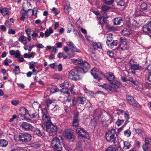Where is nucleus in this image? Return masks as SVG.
Returning <instances> with one entry per match:
<instances>
[{
    "label": "nucleus",
    "mask_w": 151,
    "mask_h": 151,
    "mask_svg": "<svg viewBox=\"0 0 151 151\" xmlns=\"http://www.w3.org/2000/svg\"><path fill=\"white\" fill-rule=\"evenodd\" d=\"M124 116L126 119L127 121L129 119V113L127 112H125L124 114Z\"/></svg>",
    "instance_id": "53"
},
{
    "label": "nucleus",
    "mask_w": 151,
    "mask_h": 151,
    "mask_svg": "<svg viewBox=\"0 0 151 151\" xmlns=\"http://www.w3.org/2000/svg\"><path fill=\"white\" fill-rule=\"evenodd\" d=\"M113 34L111 33H108L107 35V40H113L112 38Z\"/></svg>",
    "instance_id": "49"
},
{
    "label": "nucleus",
    "mask_w": 151,
    "mask_h": 151,
    "mask_svg": "<svg viewBox=\"0 0 151 151\" xmlns=\"http://www.w3.org/2000/svg\"><path fill=\"white\" fill-rule=\"evenodd\" d=\"M12 104L14 105H17L19 104L18 100H14L12 101Z\"/></svg>",
    "instance_id": "54"
},
{
    "label": "nucleus",
    "mask_w": 151,
    "mask_h": 151,
    "mask_svg": "<svg viewBox=\"0 0 151 151\" xmlns=\"http://www.w3.org/2000/svg\"><path fill=\"white\" fill-rule=\"evenodd\" d=\"M91 73L94 78L97 80L98 81H100V79L98 75L101 73V72L98 69L96 68H94L91 70Z\"/></svg>",
    "instance_id": "11"
},
{
    "label": "nucleus",
    "mask_w": 151,
    "mask_h": 151,
    "mask_svg": "<svg viewBox=\"0 0 151 151\" xmlns=\"http://www.w3.org/2000/svg\"><path fill=\"white\" fill-rule=\"evenodd\" d=\"M140 7L141 11L146 12L147 9V4L146 3H143L141 4Z\"/></svg>",
    "instance_id": "33"
},
{
    "label": "nucleus",
    "mask_w": 151,
    "mask_h": 151,
    "mask_svg": "<svg viewBox=\"0 0 151 151\" xmlns=\"http://www.w3.org/2000/svg\"><path fill=\"white\" fill-rule=\"evenodd\" d=\"M52 11L53 13L55 15H57L59 12V11L57 9L54 7L53 8Z\"/></svg>",
    "instance_id": "52"
},
{
    "label": "nucleus",
    "mask_w": 151,
    "mask_h": 151,
    "mask_svg": "<svg viewBox=\"0 0 151 151\" xmlns=\"http://www.w3.org/2000/svg\"><path fill=\"white\" fill-rule=\"evenodd\" d=\"M121 33L122 35L127 37L130 35V30L128 28H124L121 31Z\"/></svg>",
    "instance_id": "20"
},
{
    "label": "nucleus",
    "mask_w": 151,
    "mask_h": 151,
    "mask_svg": "<svg viewBox=\"0 0 151 151\" xmlns=\"http://www.w3.org/2000/svg\"><path fill=\"white\" fill-rule=\"evenodd\" d=\"M132 27L134 29L138 28L139 27V24L137 23V21L134 20L132 23Z\"/></svg>",
    "instance_id": "36"
},
{
    "label": "nucleus",
    "mask_w": 151,
    "mask_h": 151,
    "mask_svg": "<svg viewBox=\"0 0 151 151\" xmlns=\"http://www.w3.org/2000/svg\"><path fill=\"white\" fill-rule=\"evenodd\" d=\"M69 83L68 81L67 80H65L64 81V82L63 83H61L60 84V87H65L66 88H63V90L65 89L66 91H67L65 92L64 93L65 94H66L67 95V96L69 97L70 93L68 91V90L67 87H68L69 86Z\"/></svg>",
    "instance_id": "15"
},
{
    "label": "nucleus",
    "mask_w": 151,
    "mask_h": 151,
    "mask_svg": "<svg viewBox=\"0 0 151 151\" xmlns=\"http://www.w3.org/2000/svg\"><path fill=\"white\" fill-rule=\"evenodd\" d=\"M105 76L111 83L116 80L114 74L112 72H108L105 74Z\"/></svg>",
    "instance_id": "14"
},
{
    "label": "nucleus",
    "mask_w": 151,
    "mask_h": 151,
    "mask_svg": "<svg viewBox=\"0 0 151 151\" xmlns=\"http://www.w3.org/2000/svg\"><path fill=\"white\" fill-rule=\"evenodd\" d=\"M73 63L76 65H82L83 62V60L81 59L73 60Z\"/></svg>",
    "instance_id": "27"
},
{
    "label": "nucleus",
    "mask_w": 151,
    "mask_h": 151,
    "mask_svg": "<svg viewBox=\"0 0 151 151\" xmlns=\"http://www.w3.org/2000/svg\"><path fill=\"white\" fill-rule=\"evenodd\" d=\"M59 91V89L57 88V87L55 86H52L50 89V91L52 93H55Z\"/></svg>",
    "instance_id": "40"
},
{
    "label": "nucleus",
    "mask_w": 151,
    "mask_h": 151,
    "mask_svg": "<svg viewBox=\"0 0 151 151\" xmlns=\"http://www.w3.org/2000/svg\"><path fill=\"white\" fill-rule=\"evenodd\" d=\"M27 109L24 107H22L20 109L19 113L22 116H24L27 113Z\"/></svg>",
    "instance_id": "30"
},
{
    "label": "nucleus",
    "mask_w": 151,
    "mask_h": 151,
    "mask_svg": "<svg viewBox=\"0 0 151 151\" xmlns=\"http://www.w3.org/2000/svg\"><path fill=\"white\" fill-rule=\"evenodd\" d=\"M46 130L50 136L54 134L57 130V127L53 124L52 122L48 123L45 125Z\"/></svg>",
    "instance_id": "4"
},
{
    "label": "nucleus",
    "mask_w": 151,
    "mask_h": 151,
    "mask_svg": "<svg viewBox=\"0 0 151 151\" xmlns=\"http://www.w3.org/2000/svg\"><path fill=\"white\" fill-rule=\"evenodd\" d=\"M115 0H110L108 1L106 0H103V1L104 3L107 5H111L114 3Z\"/></svg>",
    "instance_id": "38"
},
{
    "label": "nucleus",
    "mask_w": 151,
    "mask_h": 151,
    "mask_svg": "<svg viewBox=\"0 0 151 151\" xmlns=\"http://www.w3.org/2000/svg\"><path fill=\"white\" fill-rule=\"evenodd\" d=\"M131 69L134 71L139 70H143V68L139 64H134L131 66Z\"/></svg>",
    "instance_id": "19"
},
{
    "label": "nucleus",
    "mask_w": 151,
    "mask_h": 151,
    "mask_svg": "<svg viewBox=\"0 0 151 151\" xmlns=\"http://www.w3.org/2000/svg\"><path fill=\"white\" fill-rule=\"evenodd\" d=\"M25 31L27 35H30L31 32V29H27L25 30Z\"/></svg>",
    "instance_id": "58"
},
{
    "label": "nucleus",
    "mask_w": 151,
    "mask_h": 151,
    "mask_svg": "<svg viewBox=\"0 0 151 151\" xmlns=\"http://www.w3.org/2000/svg\"><path fill=\"white\" fill-rule=\"evenodd\" d=\"M145 144L142 146V148L144 151H147L148 149L151 147V139L148 137H146L145 139Z\"/></svg>",
    "instance_id": "12"
},
{
    "label": "nucleus",
    "mask_w": 151,
    "mask_h": 151,
    "mask_svg": "<svg viewBox=\"0 0 151 151\" xmlns=\"http://www.w3.org/2000/svg\"><path fill=\"white\" fill-rule=\"evenodd\" d=\"M18 40L24 45L27 44L26 37L23 35H21L18 39Z\"/></svg>",
    "instance_id": "24"
},
{
    "label": "nucleus",
    "mask_w": 151,
    "mask_h": 151,
    "mask_svg": "<svg viewBox=\"0 0 151 151\" xmlns=\"http://www.w3.org/2000/svg\"><path fill=\"white\" fill-rule=\"evenodd\" d=\"M28 11L27 12H25L24 13L22 14V16L20 18V20L22 21H24V19L27 16H28Z\"/></svg>",
    "instance_id": "39"
},
{
    "label": "nucleus",
    "mask_w": 151,
    "mask_h": 151,
    "mask_svg": "<svg viewBox=\"0 0 151 151\" xmlns=\"http://www.w3.org/2000/svg\"><path fill=\"white\" fill-rule=\"evenodd\" d=\"M111 86L104 84L101 86L102 88H104L108 91L112 92L118 89L121 85L120 82L116 80L111 83Z\"/></svg>",
    "instance_id": "2"
},
{
    "label": "nucleus",
    "mask_w": 151,
    "mask_h": 151,
    "mask_svg": "<svg viewBox=\"0 0 151 151\" xmlns=\"http://www.w3.org/2000/svg\"><path fill=\"white\" fill-rule=\"evenodd\" d=\"M70 7L69 4L65 5L64 7V11L65 13L67 14H68L69 13Z\"/></svg>",
    "instance_id": "32"
},
{
    "label": "nucleus",
    "mask_w": 151,
    "mask_h": 151,
    "mask_svg": "<svg viewBox=\"0 0 151 151\" xmlns=\"http://www.w3.org/2000/svg\"><path fill=\"white\" fill-rule=\"evenodd\" d=\"M77 70H76L74 69H73L70 70L68 74V78L71 80L76 81L79 80L80 79V75L79 73Z\"/></svg>",
    "instance_id": "5"
},
{
    "label": "nucleus",
    "mask_w": 151,
    "mask_h": 151,
    "mask_svg": "<svg viewBox=\"0 0 151 151\" xmlns=\"http://www.w3.org/2000/svg\"><path fill=\"white\" fill-rule=\"evenodd\" d=\"M113 40H107L106 44L108 47L111 48H113Z\"/></svg>",
    "instance_id": "44"
},
{
    "label": "nucleus",
    "mask_w": 151,
    "mask_h": 151,
    "mask_svg": "<svg viewBox=\"0 0 151 151\" xmlns=\"http://www.w3.org/2000/svg\"><path fill=\"white\" fill-rule=\"evenodd\" d=\"M74 87V86L73 85L70 88V91L71 92V94H74L75 93V91L73 90Z\"/></svg>",
    "instance_id": "56"
},
{
    "label": "nucleus",
    "mask_w": 151,
    "mask_h": 151,
    "mask_svg": "<svg viewBox=\"0 0 151 151\" xmlns=\"http://www.w3.org/2000/svg\"><path fill=\"white\" fill-rule=\"evenodd\" d=\"M136 63L135 60L133 59H132L129 61V63L131 65V66L134 64Z\"/></svg>",
    "instance_id": "59"
},
{
    "label": "nucleus",
    "mask_w": 151,
    "mask_h": 151,
    "mask_svg": "<svg viewBox=\"0 0 151 151\" xmlns=\"http://www.w3.org/2000/svg\"><path fill=\"white\" fill-rule=\"evenodd\" d=\"M124 122V120H120L119 119H118L116 122V124L118 127H119Z\"/></svg>",
    "instance_id": "45"
},
{
    "label": "nucleus",
    "mask_w": 151,
    "mask_h": 151,
    "mask_svg": "<svg viewBox=\"0 0 151 151\" xmlns=\"http://www.w3.org/2000/svg\"><path fill=\"white\" fill-rule=\"evenodd\" d=\"M38 34L35 31H33V33L31 35V36L34 38L36 37H38Z\"/></svg>",
    "instance_id": "62"
},
{
    "label": "nucleus",
    "mask_w": 151,
    "mask_h": 151,
    "mask_svg": "<svg viewBox=\"0 0 151 151\" xmlns=\"http://www.w3.org/2000/svg\"><path fill=\"white\" fill-rule=\"evenodd\" d=\"M110 9V7L106 5H103L101 8L102 11L104 12H107Z\"/></svg>",
    "instance_id": "35"
},
{
    "label": "nucleus",
    "mask_w": 151,
    "mask_h": 151,
    "mask_svg": "<svg viewBox=\"0 0 151 151\" xmlns=\"http://www.w3.org/2000/svg\"><path fill=\"white\" fill-rule=\"evenodd\" d=\"M54 31L52 28L50 27L48 29H47L45 31V37H47L49 36L51 34L53 33Z\"/></svg>",
    "instance_id": "23"
},
{
    "label": "nucleus",
    "mask_w": 151,
    "mask_h": 151,
    "mask_svg": "<svg viewBox=\"0 0 151 151\" xmlns=\"http://www.w3.org/2000/svg\"><path fill=\"white\" fill-rule=\"evenodd\" d=\"M142 29L143 31L146 33L148 34L151 32V26L147 24L143 26Z\"/></svg>",
    "instance_id": "18"
},
{
    "label": "nucleus",
    "mask_w": 151,
    "mask_h": 151,
    "mask_svg": "<svg viewBox=\"0 0 151 151\" xmlns=\"http://www.w3.org/2000/svg\"><path fill=\"white\" fill-rule=\"evenodd\" d=\"M67 45L69 46V47L70 49L71 47L73 48V47L75 46L73 42H70L69 44H67Z\"/></svg>",
    "instance_id": "61"
},
{
    "label": "nucleus",
    "mask_w": 151,
    "mask_h": 151,
    "mask_svg": "<svg viewBox=\"0 0 151 151\" xmlns=\"http://www.w3.org/2000/svg\"><path fill=\"white\" fill-rule=\"evenodd\" d=\"M35 62L34 61H31L29 64V68L30 69H32V72L34 73L36 71V70L34 67Z\"/></svg>",
    "instance_id": "31"
},
{
    "label": "nucleus",
    "mask_w": 151,
    "mask_h": 151,
    "mask_svg": "<svg viewBox=\"0 0 151 151\" xmlns=\"http://www.w3.org/2000/svg\"><path fill=\"white\" fill-rule=\"evenodd\" d=\"M115 130L112 129L107 132L106 134V140L109 142L115 144L116 142V137L115 136Z\"/></svg>",
    "instance_id": "3"
},
{
    "label": "nucleus",
    "mask_w": 151,
    "mask_h": 151,
    "mask_svg": "<svg viewBox=\"0 0 151 151\" xmlns=\"http://www.w3.org/2000/svg\"><path fill=\"white\" fill-rule=\"evenodd\" d=\"M71 49L72 50V51L74 52H77L78 53H80L81 52L80 50L76 48L75 46H74L73 48L71 47Z\"/></svg>",
    "instance_id": "48"
},
{
    "label": "nucleus",
    "mask_w": 151,
    "mask_h": 151,
    "mask_svg": "<svg viewBox=\"0 0 151 151\" xmlns=\"http://www.w3.org/2000/svg\"><path fill=\"white\" fill-rule=\"evenodd\" d=\"M127 41L125 39H121V43L117 48V49L119 51H123L126 49L127 47Z\"/></svg>",
    "instance_id": "13"
},
{
    "label": "nucleus",
    "mask_w": 151,
    "mask_h": 151,
    "mask_svg": "<svg viewBox=\"0 0 151 151\" xmlns=\"http://www.w3.org/2000/svg\"><path fill=\"white\" fill-rule=\"evenodd\" d=\"M99 18L100 19L99 21V24H101V25H102V24L106 22V21L104 19V18L103 17V19H102V18L100 16L99 17Z\"/></svg>",
    "instance_id": "50"
},
{
    "label": "nucleus",
    "mask_w": 151,
    "mask_h": 151,
    "mask_svg": "<svg viewBox=\"0 0 151 151\" xmlns=\"http://www.w3.org/2000/svg\"><path fill=\"white\" fill-rule=\"evenodd\" d=\"M107 55L110 57H112L113 56V52L112 51H108L107 53Z\"/></svg>",
    "instance_id": "57"
},
{
    "label": "nucleus",
    "mask_w": 151,
    "mask_h": 151,
    "mask_svg": "<svg viewBox=\"0 0 151 151\" xmlns=\"http://www.w3.org/2000/svg\"><path fill=\"white\" fill-rule=\"evenodd\" d=\"M124 135L127 137H129L131 134V132L129 129H127L124 132Z\"/></svg>",
    "instance_id": "42"
},
{
    "label": "nucleus",
    "mask_w": 151,
    "mask_h": 151,
    "mask_svg": "<svg viewBox=\"0 0 151 151\" xmlns=\"http://www.w3.org/2000/svg\"><path fill=\"white\" fill-rule=\"evenodd\" d=\"M33 132L35 134L40 137H43V133L41 131L40 129L37 128H35L33 130Z\"/></svg>",
    "instance_id": "21"
},
{
    "label": "nucleus",
    "mask_w": 151,
    "mask_h": 151,
    "mask_svg": "<svg viewBox=\"0 0 151 151\" xmlns=\"http://www.w3.org/2000/svg\"><path fill=\"white\" fill-rule=\"evenodd\" d=\"M58 70L59 71H61L62 70V64H60L58 66Z\"/></svg>",
    "instance_id": "64"
},
{
    "label": "nucleus",
    "mask_w": 151,
    "mask_h": 151,
    "mask_svg": "<svg viewBox=\"0 0 151 151\" xmlns=\"http://www.w3.org/2000/svg\"><path fill=\"white\" fill-rule=\"evenodd\" d=\"M20 127L26 131H32L34 128V127L31 124L25 122H23Z\"/></svg>",
    "instance_id": "8"
},
{
    "label": "nucleus",
    "mask_w": 151,
    "mask_h": 151,
    "mask_svg": "<svg viewBox=\"0 0 151 151\" xmlns=\"http://www.w3.org/2000/svg\"><path fill=\"white\" fill-rule=\"evenodd\" d=\"M17 117V116L16 115L14 114L13 115L12 118L10 119L9 122H12Z\"/></svg>",
    "instance_id": "60"
},
{
    "label": "nucleus",
    "mask_w": 151,
    "mask_h": 151,
    "mask_svg": "<svg viewBox=\"0 0 151 151\" xmlns=\"http://www.w3.org/2000/svg\"><path fill=\"white\" fill-rule=\"evenodd\" d=\"M117 5L120 6H124L125 5V2L123 0H120L117 3Z\"/></svg>",
    "instance_id": "51"
},
{
    "label": "nucleus",
    "mask_w": 151,
    "mask_h": 151,
    "mask_svg": "<svg viewBox=\"0 0 151 151\" xmlns=\"http://www.w3.org/2000/svg\"><path fill=\"white\" fill-rule=\"evenodd\" d=\"M124 147L123 149L124 150L128 149L130 148L131 146L130 143L127 141L123 142Z\"/></svg>",
    "instance_id": "26"
},
{
    "label": "nucleus",
    "mask_w": 151,
    "mask_h": 151,
    "mask_svg": "<svg viewBox=\"0 0 151 151\" xmlns=\"http://www.w3.org/2000/svg\"><path fill=\"white\" fill-rule=\"evenodd\" d=\"M93 46L94 49H100L101 48V44L99 42H95L93 43Z\"/></svg>",
    "instance_id": "37"
},
{
    "label": "nucleus",
    "mask_w": 151,
    "mask_h": 151,
    "mask_svg": "<svg viewBox=\"0 0 151 151\" xmlns=\"http://www.w3.org/2000/svg\"><path fill=\"white\" fill-rule=\"evenodd\" d=\"M51 145L54 149L58 151H60L64 145L62 137L58 136L53 138L52 140Z\"/></svg>",
    "instance_id": "1"
},
{
    "label": "nucleus",
    "mask_w": 151,
    "mask_h": 151,
    "mask_svg": "<svg viewBox=\"0 0 151 151\" xmlns=\"http://www.w3.org/2000/svg\"><path fill=\"white\" fill-rule=\"evenodd\" d=\"M76 132L78 135L83 137L86 138L88 136V134L87 132L83 128H78L76 129Z\"/></svg>",
    "instance_id": "10"
},
{
    "label": "nucleus",
    "mask_w": 151,
    "mask_h": 151,
    "mask_svg": "<svg viewBox=\"0 0 151 151\" xmlns=\"http://www.w3.org/2000/svg\"><path fill=\"white\" fill-rule=\"evenodd\" d=\"M105 151H116V149L114 145L110 146L107 148Z\"/></svg>",
    "instance_id": "43"
},
{
    "label": "nucleus",
    "mask_w": 151,
    "mask_h": 151,
    "mask_svg": "<svg viewBox=\"0 0 151 151\" xmlns=\"http://www.w3.org/2000/svg\"><path fill=\"white\" fill-rule=\"evenodd\" d=\"M78 114L76 113L74 116L73 122V126L74 127H77L79 125V119H78Z\"/></svg>",
    "instance_id": "16"
},
{
    "label": "nucleus",
    "mask_w": 151,
    "mask_h": 151,
    "mask_svg": "<svg viewBox=\"0 0 151 151\" xmlns=\"http://www.w3.org/2000/svg\"><path fill=\"white\" fill-rule=\"evenodd\" d=\"M18 138L19 141L27 142L31 140V136L27 133H21L18 135Z\"/></svg>",
    "instance_id": "6"
},
{
    "label": "nucleus",
    "mask_w": 151,
    "mask_h": 151,
    "mask_svg": "<svg viewBox=\"0 0 151 151\" xmlns=\"http://www.w3.org/2000/svg\"><path fill=\"white\" fill-rule=\"evenodd\" d=\"M8 9L6 8H3L2 9H0V13H1L3 16L6 15L7 14L9 13Z\"/></svg>",
    "instance_id": "28"
},
{
    "label": "nucleus",
    "mask_w": 151,
    "mask_h": 151,
    "mask_svg": "<svg viewBox=\"0 0 151 151\" xmlns=\"http://www.w3.org/2000/svg\"><path fill=\"white\" fill-rule=\"evenodd\" d=\"M122 18L121 17H117L114 19V24L116 25H119L121 21H122Z\"/></svg>",
    "instance_id": "25"
},
{
    "label": "nucleus",
    "mask_w": 151,
    "mask_h": 151,
    "mask_svg": "<svg viewBox=\"0 0 151 151\" xmlns=\"http://www.w3.org/2000/svg\"><path fill=\"white\" fill-rule=\"evenodd\" d=\"M127 99L128 103L131 105L135 107H138L139 104L137 101L134 100L133 98L129 95L127 96Z\"/></svg>",
    "instance_id": "9"
},
{
    "label": "nucleus",
    "mask_w": 151,
    "mask_h": 151,
    "mask_svg": "<svg viewBox=\"0 0 151 151\" xmlns=\"http://www.w3.org/2000/svg\"><path fill=\"white\" fill-rule=\"evenodd\" d=\"M1 30L3 31H5L6 30V27L4 25H1L0 26Z\"/></svg>",
    "instance_id": "63"
},
{
    "label": "nucleus",
    "mask_w": 151,
    "mask_h": 151,
    "mask_svg": "<svg viewBox=\"0 0 151 151\" xmlns=\"http://www.w3.org/2000/svg\"><path fill=\"white\" fill-rule=\"evenodd\" d=\"M12 63V61L9 59L6 58L4 61V65L5 66L9 65V63Z\"/></svg>",
    "instance_id": "41"
},
{
    "label": "nucleus",
    "mask_w": 151,
    "mask_h": 151,
    "mask_svg": "<svg viewBox=\"0 0 151 151\" xmlns=\"http://www.w3.org/2000/svg\"><path fill=\"white\" fill-rule=\"evenodd\" d=\"M14 55V57L17 58H19L21 56V54L18 50L16 51Z\"/></svg>",
    "instance_id": "47"
},
{
    "label": "nucleus",
    "mask_w": 151,
    "mask_h": 151,
    "mask_svg": "<svg viewBox=\"0 0 151 151\" xmlns=\"http://www.w3.org/2000/svg\"><path fill=\"white\" fill-rule=\"evenodd\" d=\"M8 144L7 141L5 139H0V146L2 147H6Z\"/></svg>",
    "instance_id": "29"
},
{
    "label": "nucleus",
    "mask_w": 151,
    "mask_h": 151,
    "mask_svg": "<svg viewBox=\"0 0 151 151\" xmlns=\"http://www.w3.org/2000/svg\"><path fill=\"white\" fill-rule=\"evenodd\" d=\"M77 101L78 103L83 104L86 102V99L84 97H80L78 98Z\"/></svg>",
    "instance_id": "34"
},
{
    "label": "nucleus",
    "mask_w": 151,
    "mask_h": 151,
    "mask_svg": "<svg viewBox=\"0 0 151 151\" xmlns=\"http://www.w3.org/2000/svg\"><path fill=\"white\" fill-rule=\"evenodd\" d=\"M82 65H83L84 68H78V72L81 73H86L88 71V69H89L90 68L89 64L88 62L85 61L84 62H83V64Z\"/></svg>",
    "instance_id": "7"
},
{
    "label": "nucleus",
    "mask_w": 151,
    "mask_h": 151,
    "mask_svg": "<svg viewBox=\"0 0 151 151\" xmlns=\"http://www.w3.org/2000/svg\"><path fill=\"white\" fill-rule=\"evenodd\" d=\"M8 33L10 34L14 35L15 34V31L14 30L9 29L8 30Z\"/></svg>",
    "instance_id": "55"
},
{
    "label": "nucleus",
    "mask_w": 151,
    "mask_h": 151,
    "mask_svg": "<svg viewBox=\"0 0 151 151\" xmlns=\"http://www.w3.org/2000/svg\"><path fill=\"white\" fill-rule=\"evenodd\" d=\"M42 120L45 124L51 122L50 118L48 114H43L42 116Z\"/></svg>",
    "instance_id": "17"
},
{
    "label": "nucleus",
    "mask_w": 151,
    "mask_h": 151,
    "mask_svg": "<svg viewBox=\"0 0 151 151\" xmlns=\"http://www.w3.org/2000/svg\"><path fill=\"white\" fill-rule=\"evenodd\" d=\"M65 135L67 138L69 139H72L73 137V135L72 133L68 130H66L65 131Z\"/></svg>",
    "instance_id": "22"
},
{
    "label": "nucleus",
    "mask_w": 151,
    "mask_h": 151,
    "mask_svg": "<svg viewBox=\"0 0 151 151\" xmlns=\"http://www.w3.org/2000/svg\"><path fill=\"white\" fill-rule=\"evenodd\" d=\"M55 100H51L48 99L46 101V104L48 107H49L50 104H52Z\"/></svg>",
    "instance_id": "46"
}]
</instances>
